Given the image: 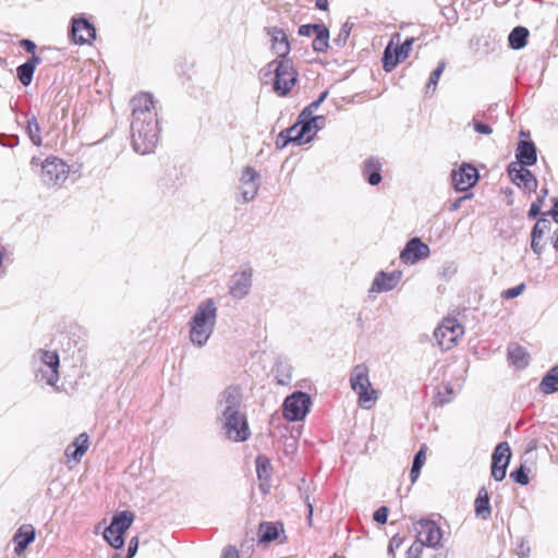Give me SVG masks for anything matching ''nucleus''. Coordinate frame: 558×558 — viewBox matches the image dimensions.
<instances>
[{
    "label": "nucleus",
    "mask_w": 558,
    "mask_h": 558,
    "mask_svg": "<svg viewBox=\"0 0 558 558\" xmlns=\"http://www.w3.org/2000/svg\"><path fill=\"white\" fill-rule=\"evenodd\" d=\"M287 541L284 525L281 521H263L258 524L257 542L259 545H268L272 542L283 544Z\"/></svg>",
    "instance_id": "9b49d317"
},
{
    "label": "nucleus",
    "mask_w": 558,
    "mask_h": 558,
    "mask_svg": "<svg viewBox=\"0 0 558 558\" xmlns=\"http://www.w3.org/2000/svg\"><path fill=\"white\" fill-rule=\"evenodd\" d=\"M39 161H40L39 158L33 157L32 160H31V165L37 167L40 163Z\"/></svg>",
    "instance_id": "13d9d810"
},
{
    "label": "nucleus",
    "mask_w": 558,
    "mask_h": 558,
    "mask_svg": "<svg viewBox=\"0 0 558 558\" xmlns=\"http://www.w3.org/2000/svg\"><path fill=\"white\" fill-rule=\"evenodd\" d=\"M134 514L131 511H121L113 515L111 523L104 532V538L113 548L124 546V533L131 527Z\"/></svg>",
    "instance_id": "0eeeda50"
},
{
    "label": "nucleus",
    "mask_w": 558,
    "mask_h": 558,
    "mask_svg": "<svg viewBox=\"0 0 558 558\" xmlns=\"http://www.w3.org/2000/svg\"><path fill=\"white\" fill-rule=\"evenodd\" d=\"M402 272L400 270H396L392 272H379L377 277L374 279L372 284L373 292H383L392 290L401 280Z\"/></svg>",
    "instance_id": "393cba45"
},
{
    "label": "nucleus",
    "mask_w": 558,
    "mask_h": 558,
    "mask_svg": "<svg viewBox=\"0 0 558 558\" xmlns=\"http://www.w3.org/2000/svg\"><path fill=\"white\" fill-rule=\"evenodd\" d=\"M311 106L317 107V106H318V102H314V104H312Z\"/></svg>",
    "instance_id": "052dcab7"
},
{
    "label": "nucleus",
    "mask_w": 558,
    "mask_h": 558,
    "mask_svg": "<svg viewBox=\"0 0 558 558\" xmlns=\"http://www.w3.org/2000/svg\"><path fill=\"white\" fill-rule=\"evenodd\" d=\"M403 544V538L399 535H395L388 546L389 553L393 554L396 549H398Z\"/></svg>",
    "instance_id": "49530a36"
},
{
    "label": "nucleus",
    "mask_w": 558,
    "mask_h": 558,
    "mask_svg": "<svg viewBox=\"0 0 558 558\" xmlns=\"http://www.w3.org/2000/svg\"><path fill=\"white\" fill-rule=\"evenodd\" d=\"M222 558H240L239 551L235 547L226 548Z\"/></svg>",
    "instance_id": "3c124183"
},
{
    "label": "nucleus",
    "mask_w": 558,
    "mask_h": 558,
    "mask_svg": "<svg viewBox=\"0 0 558 558\" xmlns=\"http://www.w3.org/2000/svg\"><path fill=\"white\" fill-rule=\"evenodd\" d=\"M314 27H315V24L314 25H302L299 28V34L303 35V36H311L312 34H314Z\"/></svg>",
    "instance_id": "603ef678"
},
{
    "label": "nucleus",
    "mask_w": 558,
    "mask_h": 558,
    "mask_svg": "<svg viewBox=\"0 0 558 558\" xmlns=\"http://www.w3.org/2000/svg\"><path fill=\"white\" fill-rule=\"evenodd\" d=\"M223 399L226 402V409L223 412H240L239 409L242 402V393L240 387H228L223 391Z\"/></svg>",
    "instance_id": "7c9ffc66"
},
{
    "label": "nucleus",
    "mask_w": 558,
    "mask_h": 558,
    "mask_svg": "<svg viewBox=\"0 0 558 558\" xmlns=\"http://www.w3.org/2000/svg\"><path fill=\"white\" fill-rule=\"evenodd\" d=\"M132 121L153 120L158 121L156 101L147 92H141L131 99Z\"/></svg>",
    "instance_id": "1a4fd4ad"
},
{
    "label": "nucleus",
    "mask_w": 558,
    "mask_h": 558,
    "mask_svg": "<svg viewBox=\"0 0 558 558\" xmlns=\"http://www.w3.org/2000/svg\"><path fill=\"white\" fill-rule=\"evenodd\" d=\"M40 62L39 57L32 56L24 64L17 68V77L24 86H28L32 83L35 69Z\"/></svg>",
    "instance_id": "c756f323"
},
{
    "label": "nucleus",
    "mask_w": 558,
    "mask_h": 558,
    "mask_svg": "<svg viewBox=\"0 0 558 558\" xmlns=\"http://www.w3.org/2000/svg\"><path fill=\"white\" fill-rule=\"evenodd\" d=\"M316 119H313L312 121H299L291 128H288L283 132L280 133L279 137H283V145H286L289 142H293L296 144H302L308 142L314 132L312 128V122H314Z\"/></svg>",
    "instance_id": "f3484780"
},
{
    "label": "nucleus",
    "mask_w": 558,
    "mask_h": 558,
    "mask_svg": "<svg viewBox=\"0 0 558 558\" xmlns=\"http://www.w3.org/2000/svg\"><path fill=\"white\" fill-rule=\"evenodd\" d=\"M252 269L235 272L230 281L229 292L233 298L242 299L246 296L251 289L252 283Z\"/></svg>",
    "instance_id": "412c9836"
},
{
    "label": "nucleus",
    "mask_w": 558,
    "mask_h": 558,
    "mask_svg": "<svg viewBox=\"0 0 558 558\" xmlns=\"http://www.w3.org/2000/svg\"><path fill=\"white\" fill-rule=\"evenodd\" d=\"M89 448V437L86 433H81L74 441L65 449L68 459L74 460L76 463L81 461L82 457Z\"/></svg>",
    "instance_id": "a878e982"
},
{
    "label": "nucleus",
    "mask_w": 558,
    "mask_h": 558,
    "mask_svg": "<svg viewBox=\"0 0 558 558\" xmlns=\"http://www.w3.org/2000/svg\"><path fill=\"white\" fill-rule=\"evenodd\" d=\"M426 461V447L423 446L414 457L413 464L410 472L411 482L414 483L421 473V469L423 468Z\"/></svg>",
    "instance_id": "4c0bfd02"
},
{
    "label": "nucleus",
    "mask_w": 558,
    "mask_h": 558,
    "mask_svg": "<svg viewBox=\"0 0 558 558\" xmlns=\"http://www.w3.org/2000/svg\"><path fill=\"white\" fill-rule=\"evenodd\" d=\"M415 531L417 541L424 546L436 547L442 537L441 529L432 520H420L415 524Z\"/></svg>",
    "instance_id": "2eb2a0df"
},
{
    "label": "nucleus",
    "mask_w": 558,
    "mask_h": 558,
    "mask_svg": "<svg viewBox=\"0 0 558 558\" xmlns=\"http://www.w3.org/2000/svg\"><path fill=\"white\" fill-rule=\"evenodd\" d=\"M315 38L313 40V49L317 52H325L329 47V32L324 25L315 24Z\"/></svg>",
    "instance_id": "473e14b6"
},
{
    "label": "nucleus",
    "mask_w": 558,
    "mask_h": 558,
    "mask_svg": "<svg viewBox=\"0 0 558 558\" xmlns=\"http://www.w3.org/2000/svg\"><path fill=\"white\" fill-rule=\"evenodd\" d=\"M415 39L407 38L400 44V34L392 35L390 41L386 46L383 56V68L386 72H391L400 62L404 61L412 51Z\"/></svg>",
    "instance_id": "39448f33"
},
{
    "label": "nucleus",
    "mask_w": 558,
    "mask_h": 558,
    "mask_svg": "<svg viewBox=\"0 0 558 558\" xmlns=\"http://www.w3.org/2000/svg\"><path fill=\"white\" fill-rule=\"evenodd\" d=\"M256 472L259 480V488L263 493H268L270 487L271 464L266 456L259 454L256 458Z\"/></svg>",
    "instance_id": "bb28decb"
},
{
    "label": "nucleus",
    "mask_w": 558,
    "mask_h": 558,
    "mask_svg": "<svg viewBox=\"0 0 558 558\" xmlns=\"http://www.w3.org/2000/svg\"><path fill=\"white\" fill-rule=\"evenodd\" d=\"M541 211L542 209L538 206L532 204L529 209L527 217L530 219H535L541 214Z\"/></svg>",
    "instance_id": "864d4df0"
},
{
    "label": "nucleus",
    "mask_w": 558,
    "mask_h": 558,
    "mask_svg": "<svg viewBox=\"0 0 558 558\" xmlns=\"http://www.w3.org/2000/svg\"><path fill=\"white\" fill-rule=\"evenodd\" d=\"M311 405V398L307 393L298 391L287 397L283 403V416L290 422L302 420Z\"/></svg>",
    "instance_id": "9d476101"
},
{
    "label": "nucleus",
    "mask_w": 558,
    "mask_h": 558,
    "mask_svg": "<svg viewBox=\"0 0 558 558\" xmlns=\"http://www.w3.org/2000/svg\"><path fill=\"white\" fill-rule=\"evenodd\" d=\"M316 7L319 10H327L328 9V0H316Z\"/></svg>",
    "instance_id": "6e6d98bb"
},
{
    "label": "nucleus",
    "mask_w": 558,
    "mask_h": 558,
    "mask_svg": "<svg viewBox=\"0 0 558 558\" xmlns=\"http://www.w3.org/2000/svg\"><path fill=\"white\" fill-rule=\"evenodd\" d=\"M369 371L364 364L356 365L350 376L352 390L357 395V403L363 409H372L378 400V390L372 387Z\"/></svg>",
    "instance_id": "20e7f679"
},
{
    "label": "nucleus",
    "mask_w": 558,
    "mask_h": 558,
    "mask_svg": "<svg viewBox=\"0 0 558 558\" xmlns=\"http://www.w3.org/2000/svg\"><path fill=\"white\" fill-rule=\"evenodd\" d=\"M542 238L532 235L531 247L536 254H541L543 251V244L541 243Z\"/></svg>",
    "instance_id": "09e8293b"
},
{
    "label": "nucleus",
    "mask_w": 558,
    "mask_h": 558,
    "mask_svg": "<svg viewBox=\"0 0 558 558\" xmlns=\"http://www.w3.org/2000/svg\"><path fill=\"white\" fill-rule=\"evenodd\" d=\"M132 144L134 149L142 154L155 150L159 141V123L153 120L132 121Z\"/></svg>",
    "instance_id": "7ed1b4c3"
},
{
    "label": "nucleus",
    "mask_w": 558,
    "mask_h": 558,
    "mask_svg": "<svg viewBox=\"0 0 558 558\" xmlns=\"http://www.w3.org/2000/svg\"><path fill=\"white\" fill-rule=\"evenodd\" d=\"M266 83L272 82L277 95L287 96L298 82V72L291 59H276L262 70Z\"/></svg>",
    "instance_id": "f257e3e1"
},
{
    "label": "nucleus",
    "mask_w": 558,
    "mask_h": 558,
    "mask_svg": "<svg viewBox=\"0 0 558 558\" xmlns=\"http://www.w3.org/2000/svg\"><path fill=\"white\" fill-rule=\"evenodd\" d=\"M35 537L36 530L32 524L21 525L13 536V542L15 544V554L22 555L27 548V546L34 542Z\"/></svg>",
    "instance_id": "b1692460"
},
{
    "label": "nucleus",
    "mask_w": 558,
    "mask_h": 558,
    "mask_svg": "<svg viewBox=\"0 0 558 558\" xmlns=\"http://www.w3.org/2000/svg\"><path fill=\"white\" fill-rule=\"evenodd\" d=\"M20 45L21 47H23L27 52L32 53L33 56H35V49H36V45L29 40V39H22L20 41Z\"/></svg>",
    "instance_id": "8fccbe9b"
},
{
    "label": "nucleus",
    "mask_w": 558,
    "mask_h": 558,
    "mask_svg": "<svg viewBox=\"0 0 558 558\" xmlns=\"http://www.w3.org/2000/svg\"><path fill=\"white\" fill-rule=\"evenodd\" d=\"M511 458V449L507 441L497 445L492 457V476L496 481H502Z\"/></svg>",
    "instance_id": "dca6fc26"
},
{
    "label": "nucleus",
    "mask_w": 558,
    "mask_h": 558,
    "mask_svg": "<svg viewBox=\"0 0 558 558\" xmlns=\"http://www.w3.org/2000/svg\"><path fill=\"white\" fill-rule=\"evenodd\" d=\"M518 163L521 166H532L536 162V147L532 142L521 141L517 148Z\"/></svg>",
    "instance_id": "cd10ccee"
},
{
    "label": "nucleus",
    "mask_w": 558,
    "mask_h": 558,
    "mask_svg": "<svg viewBox=\"0 0 558 558\" xmlns=\"http://www.w3.org/2000/svg\"><path fill=\"white\" fill-rule=\"evenodd\" d=\"M257 179L258 173L252 167H246L243 169L240 179V190L244 202L253 199L257 194Z\"/></svg>",
    "instance_id": "4be33fe9"
},
{
    "label": "nucleus",
    "mask_w": 558,
    "mask_h": 558,
    "mask_svg": "<svg viewBox=\"0 0 558 558\" xmlns=\"http://www.w3.org/2000/svg\"><path fill=\"white\" fill-rule=\"evenodd\" d=\"M541 390L546 393L558 391V365L553 367L542 379L539 384Z\"/></svg>",
    "instance_id": "f704fd0d"
},
{
    "label": "nucleus",
    "mask_w": 558,
    "mask_h": 558,
    "mask_svg": "<svg viewBox=\"0 0 558 558\" xmlns=\"http://www.w3.org/2000/svg\"><path fill=\"white\" fill-rule=\"evenodd\" d=\"M518 162H511L508 166L509 177L518 187L523 189L527 193L535 192L537 189V180L533 173Z\"/></svg>",
    "instance_id": "f8f14e48"
},
{
    "label": "nucleus",
    "mask_w": 558,
    "mask_h": 558,
    "mask_svg": "<svg viewBox=\"0 0 558 558\" xmlns=\"http://www.w3.org/2000/svg\"><path fill=\"white\" fill-rule=\"evenodd\" d=\"M424 545L418 541L414 542L407 550L405 558H421Z\"/></svg>",
    "instance_id": "a19ab883"
},
{
    "label": "nucleus",
    "mask_w": 558,
    "mask_h": 558,
    "mask_svg": "<svg viewBox=\"0 0 558 558\" xmlns=\"http://www.w3.org/2000/svg\"><path fill=\"white\" fill-rule=\"evenodd\" d=\"M223 429L230 440L239 442L250 438L251 432L245 414L223 412Z\"/></svg>",
    "instance_id": "6e6552de"
},
{
    "label": "nucleus",
    "mask_w": 558,
    "mask_h": 558,
    "mask_svg": "<svg viewBox=\"0 0 558 558\" xmlns=\"http://www.w3.org/2000/svg\"><path fill=\"white\" fill-rule=\"evenodd\" d=\"M524 289H525V284L521 283L517 287H513V288L502 291L501 296L507 300L513 299V298L519 296L524 291Z\"/></svg>",
    "instance_id": "37998d69"
},
{
    "label": "nucleus",
    "mask_w": 558,
    "mask_h": 558,
    "mask_svg": "<svg viewBox=\"0 0 558 558\" xmlns=\"http://www.w3.org/2000/svg\"><path fill=\"white\" fill-rule=\"evenodd\" d=\"M37 356L41 364L47 366V371L40 368L43 379L50 386H54L59 381L60 360L56 351L38 350Z\"/></svg>",
    "instance_id": "4468645a"
},
{
    "label": "nucleus",
    "mask_w": 558,
    "mask_h": 558,
    "mask_svg": "<svg viewBox=\"0 0 558 558\" xmlns=\"http://www.w3.org/2000/svg\"><path fill=\"white\" fill-rule=\"evenodd\" d=\"M381 163L376 158H368L364 161L362 174L371 185H378L381 182Z\"/></svg>",
    "instance_id": "c85d7f7f"
},
{
    "label": "nucleus",
    "mask_w": 558,
    "mask_h": 558,
    "mask_svg": "<svg viewBox=\"0 0 558 558\" xmlns=\"http://www.w3.org/2000/svg\"><path fill=\"white\" fill-rule=\"evenodd\" d=\"M26 131H27V134H28L32 143L36 146H41V144H43L41 129L39 126V123H38L36 117H32V118L27 119Z\"/></svg>",
    "instance_id": "e433bc0d"
},
{
    "label": "nucleus",
    "mask_w": 558,
    "mask_h": 558,
    "mask_svg": "<svg viewBox=\"0 0 558 558\" xmlns=\"http://www.w3.org/2000/svg\"><path fill=\"white\" fill-rule=\"evenodd\" d=\"M543 193H544L543 196L537 197V199L532 203V204L538 206L541 209L543 208L544 197L547 194V190H544Z\"/></svg>",
    "instance_id": "4d7b16f0"
},
{
    "label": "nucleus",
    "mask_w": 558,
    "mask_h": 558,
    "mask_svg": "<svg viewBox=\"0 0 558 558\" xmlns=\"http://www.w3.org/2000/svg\"><path fill=\"white\" fill-rule=\"evenodd\" d=\"M138 548V537L134 536L131 538L129 548H128V557L126 558H133L137 551Z\"/></svg>",
    "instance_id": "de8ad7c7"
},
{
    "label": "nucleus",
    "mask_w": 558,
    "mask_h": 558,
    "mask_svg": "<svg viewBox=\"0 0 558 558\" xmlns=\"http://www.w3.org/2000/svg\"><path fill=\"white\" fill-rule=\"evenodd\" d=\"M550 227H551L550 221L548 219L542 218L535 223V226L532 230V235H537V236L543 238V235L545 233L550 231Z\"/></svg>",
    "instance_id": "ea45409f"
},
{
    "label": "nucleus",
    "mask_w": 558,
    "mask_h": 558,
    "mask_svg": "<svg viewBox=\"0 0 558 558\" xmlns=\"http://www.w3.org/2000/svg\"><path fill=\"white\" fill-rule=\"evenodd\" d=\"M43 180L49 184H58L66 177L65 163L57 157H48L41 163Z\"/></svg>",
    "instance_id": "a211bd4d"
},
{
    "label": "nucleus",
    "mask_w": 558,
    "mask_h": 558,
    "mask_svg": "<svg viewBox=\"0 0 558 558\" xmlns=\"http://www.w3.org/2000/svg\"><path fill=\"white\" fill-rule=\"evenodd\" d=\"M429 255V247L423 243L421 239H411L403 251L400 253V259L407 265H412L420 259L426 258Z\"/></svg>",
    "instance_id": "6ab92c4d"
},
{
    "label": "nucleus",
    "mask_w": 558,
    "mask_h": 558,
    "mask_svg": "<svg viewBox=\"0 0 558 558\" xmlns=\"http://www.w3.org/2000/svg\"><path fill=\"white\" fill-rule=\"evenodd\" d=\"M529 35L527 28L523 26L514 27L508 37L509 46L515 50L522 49L527 43Z\"/></svg>",
    "instance_id": "72a5a7b5"
},
{
    "label": "nucleus",
    "mask_w": 558,
    "mask_h": 558,
    "mask_svg": "<svg viewBox=\"0 0 558 558\" xmlns=\"http://www.w3.org/2000/svg\"><path fill=\"white\" fill-rule=\"evenodd\" d=\"M217 308L211 299L201 303L191 320L190 338L197 345H203L209 338L216 323Z\"/></svg>",
    "instance_id": "f03ea898"
},
{
    "label": "nucleus",
    "mask_w": 558,
    "mask_h": 558,
    "mask_svg": "<svg viewBox=\"0 0 558 558\" xmlns=\"http://www.w3.org/2000/svg\"><path fill=\"white\" fill-rule=\"evenodd\" d=\"M549 214L553 216L554 220L558 223V199L555 202Z\"/></svg>",
    "instance_id": "5fc2aeb1"
},
{
    "label": "nucleus",
    "mask_w": 558,
    "mask_h": 558,
    "mask_svg": "<svg viewBox=\"0 0 558 558\" xmlns=\"http://www.w3.org/2000/svg\"><path fill=\"white\" fill-rule=\"evenodd\" d=\"M446 69V61L441 60L437 68L430 73L429 80L425 87V93L428 95H433L436 92L439 78L442 74V72Z\"/></svg>",
    "instance_id": "c9c22d12"
},
{
    "label": "nucleus",
    "mask_w": 558,
    "mask_h": 558,
    "mask_svg": "<svg viewBox=\"0 0 558 558\" xmlns=\"http://www.w3.org/2000/svg\"><path fill=\"white\" fill-rule=\"evenodd\" d=\"M267 34L271 37V50L277 54V59H288L290 43L286 32L279 27H270Z\"/></svg>",
    "instance_id": "5701e85b"
},
{
    "label": "nucleus",
    "mask_w": 558,
    "mask_h": 558,
    "mask_svg": "<svg viewBox=\"0 0 558 558\" xmlns=\"http://www.w3.org/2000/svg\"><path fill=\"white\" fill-rule=\"evenodd\" d=\"M511 478H513V481L520 485H526L529 484V476L527 474L525 473L523 466H521L520 469L511 472L510 474Z\"/></svg>",
    "instance_id": "79ce46f5"
},
{
    "label": "nucleus",
    "mask_w": 558,
    "mask_h": 558,
    "mask_svg": "<svg viewBox=\"0 0 558 558\" xmlns=\"http://www.w3.org/2000/svg\"><path fill=\"white\" fill-rule=\"evenodd\" d=\"M388 513V507L383 506L375 511L374 520L379 524H385L387 522Z\"/></svg>",
    "instance_id": "c03bdc74"
},
{
    "label": "nucleus",
    "mask_w": 558,
    "mask_h": 558,
    "mask_svg": "<svg viewBox=\"0 0 558 558\" xmlns=\"http://www.w3.org/2000/svg\"><path fill=\"white\" fill-rule=\"evenodd\" d=\"M554 247L558 248V229L555 231Z\"/></svg>",
    "instance_id": "bf43d9fd"
},
{
    "label": "nucleus",
    "mask_w": 558,
    "mask_h": 558,
    "mask_svg": "<svg viewBox=\"0 0 558 558\" xmlns=\"http://www.w3.org/2000/svg\"><path fill=\"white\" fill-rule=\"evenodd\" d=\"M451 179L453 187L457 191L464 192L477 183L478 172L474 166L462 163L459 169L452 171Z\"/></svg>",
    "instance_id": "ddd939ff"
},
{
    "label": "nucleus",
    "mask_w": 558,
    "mask_h": 558,
    "mask_svg": "<svg viewBox=\"0 0 558 558\" xmlns=\"http://www.w3.org/2000/svg\"><path fill=\"white\" fill-rule=\"evenodd\" d=\"M71 37L75 44H92L96 38V28L85 19H74L72 22Z\"/></svg>",
    "instance_id": "aec40b11"
},
{
    "label": "nucleus",
    "mask_w": 558,
    "mask_h": 558,
    "mask_svg": "<svg viewBox=\"0 0 558 558\" xmlns=\"http://www.w3.org/2000/svg\"><path fill=\"white\" fill-rule=\"evenodd\" d=\"M475 513L478 518L486 520L490 517V504H489V495L485 487H482L478 490L477 497L474 501Z\"/></svg>",
    "instance_id": "2f4dec72"
},
{
    "label": "nucleus",
    "mask_w": 558,
    "mask_h": 558,
    "mask_svg": "<svg viewBox=\"0 0 558 558\" xmlns=\"http://www.w3.org/2000/svg\"><path fill=\"white\" fill-rule=\"evenodd\" d=\"M474 130L480 134L489 135L492 134L493 130L488 124H485L480 121H474Z\"/></svg>",
    "instance_id": "a18cd8bd"
},
{
    "label": "nucleus",
    "mask_w": 558,
    "mask_h": 558,
    "mask_svg": "<svg viewBox=\"0 0 558 558\" xmlns=\"http://www.w3.org/2000/svg\"><path fill=\"white\" fill-rule=\"evenodd\" d=\"M508 356L511 363L519 367L525 366L529 362V354L520 345L511 347Z\"/></svg>",
    "instance_id": "58836bf2"
},
{
    "label": "nucleus",
    "mask_w": 558,
    "mask_h": 558,
    "mask_svg": "<svg viewBox=\"0 0 558 558\" xmlns=\"http://www.w3.org/2000/svg\"><path fill=\"white\" fill-rule=\"evenodd\" d=\"M463 335L464 327L454 317H445L434 331V337L442 350L457 347Z\"/></svg>",
    "instance_id": "423d86ee"
}]
</instances>
